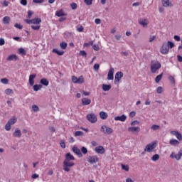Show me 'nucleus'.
Segmentation results:
<instances>
[{
	"label": "nucleus",
	"mask_w": 182,
	"mask_h": 182,
	"mask_svg": "<svg viewBox=\"0 0 182 182\" xmlns=\"http://www.w3.org/2000/svg\"><path fill=\"white\" fill-rule=\"evenodd\" d=\"M74 160L75 156H73V155L69 152L65 154V159L63 163V170L67 173H69V171H70V167H73V166H75V162H73Z\"/></svg>",
	"instance_id": "nucleus-1"
},
{
	"label": "nucleus",
	"mask_w": 182,
	"mask_h": 182,
	"mask_svg": "<svg viewBox=\"0 0 182 182\" xmlns=\"http://www.w3.org/2000/svg\"><path fill=\"white\" fill-rule=\"evenodd\" d=\"M151 73H156L157 70L161 68V64L157 60H152L150 65Z\"/></svg>",
	"instance_id": "nucleus-2"
},
{
	"label": "nucleus",
	"mask_w": 182,
	"mask_h": 182,
	"mask_svg": "<svg viewBox=\"0 0 182 182\" xmlns=\"http://www.w3.org/2000/svg\"><path fill=\"white\" fill-rule=\"evenodd\" d=\"M16 122H18V118H16V117H11L6 124L5 130H6V132H9V130L11 129V126L15 124Z\"/></svg>",
	"instance_id": "nucleus-3"
},
{
	"label": "nucleus",
	"mask_w": 182,
	"mask_h": 182,
	"mask_svg": "<svg viewBox=\"0 0 182 182\" xmlns=\"http://www.w3.org/2000/svg\"><path fill=\"white\" fill-rule=\"evenodd\" d=\"M156 147H157V142L156 141L151 142L150 144H148L145 146L144 151H146V153H153Z\"/></svg>",
	"instance_id": "nucleus-4"
},
{
	"label": "nucleus",
	"mask_w": 182,
	"mask_h": 182,
	"mask_svg": "<svg viewBox=\"0 0 182 182\" xmlns=\"http://www.w3.org/2000/svg\"><path fill=\"white\" fill-rule=\"evenodd\" d=\"M86 117L90 123H96L97 122V116L95 113L88 114Z\"/></svg>",
	"instance_id": "nucleus-5"
},
{
	"label": "nucleus",
	"mask_w": 182,
	"mask_h": 182,
	"mask_svg": "<svg viewBox=\"0 0 182 182\" xmlns=\"http://www.w3.org/2000/svg\"><path fill=\"white\" fill-rule=\"evenodd\" d=\"M101 132L104 134H107V135L112 134V133H113V129H112L106 125H103L101 127Z\"/></svg>",
	"instance_id": "nucleus-6"
},
{
	"label": "nucleus",
	"mask_w": 182,
	"mask_h": 182,
	"mask_svg": "<svg viewBox=\"0 0 182 182\" xmlns=\"http://www.w3.org/2000/svg\"><path fill=\"white\" fill-rule=\"evenodd\" d=\"M87 161L90 163V164H96V163L99 162V157L97 155L90 156Z\"/></svg>",
	"instance_id": "nucleus-7"
},
{
	"label": "nucleus",
	"mask_w": 182,
	"mask_h": 182,
	"mask_svg": "<svg viewBox=\"0 0 182 182\" xmlns=\"http://www.w3.org/2000/svg\"><path fill=\"white\" fill-rule=\"evenodd\" d=\"M182 157V150H180L178 154H175L174 152H172L171 154L170 155L171 159H176L177 161L181 160Z\"/></svg>",
	"instance_id": "nucleus-8"
},
{
	"label": "nucleus",
	"mask_w": 182,
	"mask_h": 182,
	"mask_svg": "<svg viewBox=\"0 0 182 182\" xmlns=\"http://www.w3.org/2000/svg\"><path fill=\"white\" fill-rule=\"evenodd\" d=\"M128 132L129 133H132L133 134H137L140 132V127H129L128 128Z\"/></svg>",
	"instance_id": "nucleus-9"
},
{
	"label": "nucleus",
	"mask_w": 182,
	"mask_h": 182,
	"mask_svg": "<svg viewBox=\"0 0 182 182\" xmlns=\"http://www.w3.org/2000/svg\"><path fill=\"white\" fill-rule=\"evenodd\" d=\"M168 50H170V49L167 44L164 43L160 50L161 53H162V55H167V53H168Z\"/></svg>",
	"instance_id": "nucleus-10"
},
{
	"label": "nucleus",
	"mask_w": 182,
	"mask_h": 182,
	"mask_svg": "<svg viewBox=\"0 0 182 182\" xmlns=\"http://www.w3.org/2000/svg\"><path fill=\"white\" fill-rule=\"evenodd\" d=\"M113 75H114V68H110L107 74V80H113L114 79Z\"/></svg>",
	"instance_id": "nucleus-11"
},
{
	"label": "nucleus",
	"mask_w": 182,
	"mask_h": 182,
	"mask_svg": "<svg viewBox=\"0 0 182 182\" xmlns=\"http://www.w3.org/2000/svg\"><path fill=\"white\" fill-rule=\"evenodd\" d=\"M122 77H123V73L117 72L115 74V78H114L115 85H117V83H119V82H120V79H122Z\"/></svg>",
	"instance_id": "nucleus-12"
},
{
	"label": "nucleus",
	"mask_w": 182,
	"mask_h": 182,
	"mask_svg": "<svg viewBox=\"0 0 182 182\" xmlns=\"http://www.w3.org/2000/svg\"><path fill=\"white\" fill-rule=\"evenodd\" d=\"M170 133L172 136H175L178 140L181 141L182 135H181V134H180V132H178V131H171Z\"/></svg>",
	"instance_id": "nucleus-13"
},
{
	"label": "nucleus",
	"mask_w": 182,
	"mask_h": 182,
	"mask_svg": "<svg viewBox=\"0 0 182 182\" xmlns=\"http://www.w3.org/2000/svg\"><path fill=\"white\" fill-rule=\"evenodd\" d=\"M95 151L97 153V154H105V148L102 146H99L95 147Z\"/></svg>",
	"instance_id": "nucleus-14"
},
{
	"label": "nucleus",
	"mask_w": 182,
	"mask_h": 182,
	"mask_svg": "<svg viewBox=\"0 0 182 182\" xmlns=\"http://www.w3.org/2000/svg\"><path fill=\"white\" fill-rule=\"evenodd\" d=\"M73 153L77 154V156H78L79 157H83V154L80 151V149H79L77 146L73 147Z\"/></svg>",
	"instance_id": "nucleus-15"
},
{
	"label": "nucleus",
	"mask_w": 182,
	"mask_h": 182,
	"mask_svg": "<svg viewBox=\"0 0 182 182\" xmlns=\"http://www.w3.org/2000/svg\"><path fill=\"white\" fill-rule=\"evenodd\" d=\"M35 77H36V74H32L29 75L28 82L31 86H33L35 83Z\"/></svg>",
	"instance_id": "nucleus-16"
},
{
	"label": "nucleus",
	"mask_w": 182,
	"mask_h": 182,
	"mask_svg": "<svg viewBox=\"0 0 182 182\" xmlns=\"http://www.w3.org/2000/svg\"><path fill=\"white\" fill-rule=\"evenodd\" d=\"M127 119V117H126V115L124 114L114 117V120H116V122H126Z\"/></svg>",
	"instance_id": "nucleus-17"
},
{
	"label": "nucleus",
	"mask_w": 182,
	"mask_h": 182,
	"mask_svg": "<svg viewBox=\"0 0 182 182\" xmlns=\"http://www.w3.org/2000/svg\"><path fill=\"white\" fill-rule=\"evenodd\" d=\"M139 23L143 26V28H147V26L149 25V20L144 18V19H140L139 20Z\"/></svg>",
	"instance_id": "nucleus-18"
},
{
	"label": "nucleus",
	"mask_w": 182,
	"mask_h": 182,
	"mask_svg": "<svg viewBox=\"0 0 182 182\" xmlns=\"http://www.w3.org/2000/svg\"><path fill=\"white\" fill-rule=\"evenodd\" d=\"M18 59V56H16V55L15 54H12L8 56V58H6V60H8L9 62H16V60Z\"/></svg>",
	"instance_id": "nucleus-19"
},
{
	"label": "nucleus",
	"mask_w": 182,
	"mask_h": 182,
	"mask_svg": "<svg viewBox=\"0 0 182 182\" xmlns=\"http://www.w3.org/2000/svg\"><path fill=\"white\" fill-rule=\"evenodd\" d=\"M162 5L163 6H164L165 8H168V6L172 7L173 6V4H171V2L170 1V0H163L162 1Z\"/></svg>",
	"instance_id": "nucleus-20"
},
{
	"label": "nucleus",
	"mask_w": 182,
	"mask_h": 182,
	"mask_svg": "<svg viewBox=\"0 0 182 182\" xmlns=\"http://www.w3.org/2000/svg\"><path fill=\"white\" fill-rule=\"evenodd\" d=\"M13 136L14 137H17L18 139H20V137H22V132H21V129H16L14 133H13Z\"/></svg>",
	"instance_id": "nucleus-21"
},
{
	"label": "nucleus",
	"mask_w": 182,
	"mask_h": 182,
	"mask_svg": "<svg viewBox=\"0 0 182 182\" xmlns=\"http://www.w3.org/2000/svg\"><path fill=\"white\" fill-rule=\"evenodd\" d=\"M82 103L83 106H89L90 103H92V100L87 98H82Z\"/></svg>",
	"instance_id": "nucleus-22"
},
{
	"label": "nucleus",
	"mask_w": 182,
	"mask_h": 182,
	"mask_svg": "<svg viewBox=\"0 0 182 182\" xmlns=\"http://www.w3.org/2000/svg\"><path fill=\"white\" fill-rule=\"evenodd\" d=\"M55 16L60 18V16H66L65 11L63 10H59L55 12Z\"/></svg>",
	"instance_id": "nucleus-23"
},
{
	"label": "nucleus",
	"mask_w": 182,
	"mask_h": 182,
	"mask_svg": "<svg viewBox=\"0 0 182 182\" xmlns=\"http://www.w3.org/2000/svg\"><path fill=\"white\" fill-rule=\"evenodd\" d=\"M41 22H42V19L40 18H35L32 19L33 25H41Z\"/></svg>",
	"instance_id": "nucleus-24"
},
{
	"label": "nucleus",
	"mask_w": 182,
	"mask_h": 182,
	"mask_svg": "<svg viewBox=\"0 0 182 182\" xmlns=\"http://www.w3.org/2000/svg\"><path fill=\"white\" fill-rule=\"evenodd\" d=\"M53 53H56L58 56H62L65 53L63 50H59L58 48L53 49Z\"/></svg>",
	"instance_id": "nucleus-25"
},
{
	"label": "nucleus",
	"mask_w": 182,
	"mask_h": 182,
	"mask_svg": "<svg viewBox=\"0 0 182 182\" xmlns=\"http://www.w3.org/2000/svg\"><path fill=\"white\" fill-rule=\"evenodd\" d=\"M169 144L171 146H178V144H180V141H178L177 139H170Z\"/></svg>",
	"instance_id": "nucleus-26"
},
{
	"label": "nucleus",
	"mask_w": 182,
	"mask_h": 182,
	"mask_svg": "<svg viewBox=\"0 0 182 182\" xmlns=\"http://www.w3.org/2000/svg\"><path fill=\"white\" fill-rule=\"evenodd\" d=\"M110 89H112L111 85H106V84L102 85V90H104V92H109Z\"/></svg>",
	"instance_id": "nucleus-27"
},
{
	"label": "nucleus",
	"mask_w": 182,
	"mask_h": 182,
	"mask_svg": "<svg viewBox=\"0 0 182 182\" xmlns=\"http://www.w3.org/2000/svg\"><path fill=\"white\" fill-rule=\"evenodd\" d=\"M10 22H11V17L4 16L3 18V23H4V25H9Z\"/></svg>",
	"instance_id": "nucleus-28"
},
{
	"label": "nucleus",
	"mask_w": 182,
	"mask_h": 182,
	"mask_svg": "<svg viewBox=\"0 0 182 182\" xmlns=\"http://www.w3.org/2000/svg\"><path fill=\"white\" fill-rule=\"evenodd\" d=\"M40 83L43 86H49V81L46 78H42L40 80Z\"/></svg>",
	"instance_id": "nucleus-29"
},
{
	"label": "nucleus",
	"mask_w": 182,
	"mask_h": 182,
	"mask_svg": "<svg viewBox=\"0 0 182 182\" xmlns=\"http://www.w3.org/2000/svg\"><path fill=\"white\" fill-rule=\"evenodd\" d=\"M100 117H101V119L102 120H106V119H107V113L105 112H100Z\"/></svg>",
	"instance_id": "nucleus-30"
},
{
	"label": "nucleus",
	"mask_w": 182,
	"mask_h": 182,
	"mask_svg": "<svg viewBox=\"0 0 182 182\" xmlns=\"http://www.w3.org/2000/svg\"><path fill=\"white\" fill-rule=\"evenodd\" d=\"M82 83H85V78H83L82 75L80 76L77 79V85H82Z\"/></svg>",
	"instance_id": "nucleus-31"
},
{
	"label": "nucleus",
	"mask_w": 182,
	"mask_h": 182,
	"mask_svg": "<svg viewBox=\"0 0 182 182\" xmlns=\"http://www.w3.org/2000/svg\"><path fill=\"white\" fill-rule=\"evenodd\" d=\"M33 89L34 92H38V91L41 90V89H42V85L36 84V85H33Z\"/></svg>",
	"instance_id": "nucleus-32"
},
{
	"label": "nucleus",
	"mask_w": 182,
	"mask_h": 182,
	"mask_svg": "<svg viewBox=\"0 0 182 182\" xmlns=\"http://www.w3.org/2000/svg\"><path fill=\"white\" fill-rule=\"evenodd\" d=\"M160 159V155L156 154H154L151 158V160L152 161H157L158 160Z\"/></svg>",
	"instance_id": "nucleus-33"
},
{
	"label": "nucleus",
	"mask_w": 182,
	"mask_h": 182,
	"mask_svg": "<svg viewBox=\"0 0 182 182\" xmlns=\"http://www.w3.org/2000/svg\"><path fill=\"white\" fill-rule=\"evenodd\" d=\"M31 28L33 31H39L41 29V24H33L31 26Z\"/></svg>",
	"instance_id": "nucleus-34"
},
{
	"label": "nucleus",
	"mask_w": 182,
	"mask_h": 182,
	"mask_svg": "<svg viewBox=\"0 0 182 182\" xmlns=\"http://www.w3.org/2000/svg\"><path fill=\"white\" fill-rule=\"evenodd\" d=\"M162 77H163V73H161V74L157 75V76L156 77V78H155V82H156V83H159V82H160V80H161Z\"/></svg>",
	"instance_id": "nucleus-35"
},
{
	"label": "nucleus",
	"mask_w": 182,
	"mask_h": 182,
	"mask_svg": "<svg viewBox=\"0 0 182 182\" xmlns=\"http://www.w3.org/2000/svg\"><path fill=\"white\" fill-rule=\"evenodd\" d=\"M18 53L19 55H23V56L26 55V50L23 48H18Z\"/></svg>",
	"instance_id": "nucleus-36"
},
{
	"label": "nucleus",
	"mask_w": 182,
	"mask_h": 182,
	"mask_svg": "<svg viewBox=\"0 0 182 182\" xmlns=\"http://www.w3.org/2000/svg\"><path fill=\"white\" fill-rule=\"evenodd\" d=\"M151 130L156 132V130H160V125L154 124L151 127Z\"/></svg>",
	"instance_id": "nucleus-37"
},
{
	"label": "nucleus",
	"mask_w": 182,
	"mask_h": 182,
	"mask_svg": "<svg viewBox=\"0 0 182 182\" xmlns=\"http://www.w3.org/2000/svg\"><path fill=\"white\" fill-rule=\"evenodd\" d=\"M60 48H61V49H66V48H68V43H66V42H62L60 43Z\"/></svg>",
	"instance_id": "nucleus-38"
},
{
	"label": "nucleus",
	"mask_w": 182,
	"mask_h": 182,
	"mask_svg": "<svg viewBox=\"0 0 182 182\" xmlns=\"http://www.w3.org/2000/svg\"><path fill=\"white\" fill-rule=\"evenodd\" d=\"M75 137H77L79 136H83V132L82 131H76L74 134Z\"/></svg>",
	"instance_id": "nucleus-39"
},
{
	"label": "nucleus",
	"mask_w": 182,
	"mask_h": 182,
	"mask_svg": "<svg viewBox=\"0 0 182 182\" xmlns=\"http://www.w3.org/2000/svg\"><path fill=\"white\" fill-rule=\"evenodd\" d=\"M32 109L35 112H39V107H38V105H32Z\"/></svg>",
	"instance_id": "nucleus-40"
},
{
	"label": "nucleus",
	"mask_w": 182,
	"mask_h": 182,
	"mask_svg": "<svg viewBox=\"0 0 182 182\" xmlns=\"http://www.w3.org/2000/svg\"><path fill=\"white\" fill-rule=\"evenodd\" d=\"M156 93H158V95H161V93H163V87H158L156 88Z\"/></svg>",
	"instance_id": "nucleus-41"
},
{
	"label": "nucleus",
	"mask_w": 182,
	"mask_h": 182,
	"mask_svg": "<svg viewBox=\"0 0 182 182\" xmlns=\"http://www.w3.org/2000/svg\"><path fill=\"white\" fill-rule=\"evenodd\" d=\"M168 80H170L171 83H173V85H176V80L174 79V77L170 75L168 77Z\"/></svg>",
	"instance_id": "nucleus-42"
},
{
	"label": "nucleus",
	"mask_w": 182,
	"mask_h": 182,
	"mask_svg": "<svg viewBox=\"0 0 182 182\" xmlns=\"http://www.w3.org/2000/svg\"><path fill=\"white\" fill-rule=\"evenodd\" d=\"M81 153L82 154H87V149L85 146L81 147Z\"/></svg>",
	"instance_id": "nucleus-43"
},
{
	"label": "nucleus",
	"mask_w": 182,
	"mask_h": 182,
	"mask_svg": "<svg viewBox=\"0 0 182 182\" xmlns=\"http://www.w3.org/2000/svg\"><path fill=\"white\" fill-rule=\"evenodd\" d=\"M121 166L122 170H124L125 171H129V168L128 165L122 164Z\"/></svg>",
	"instance_id": "nucleus-44"
},
{
	"label": "nucleus",
	"mask_w": 182,
	"mask_h": 182,
	"mask_svg": "<svg viewBox=\"0 0 182 182\" xmlns=\"http://www.w3.org/2000/svg\"><path fill=\"white\" fill-rule=\"evenodd\" d=\"M5 93L6 95H12V93H14V91L11 89L8 88L5 90Z\"/></svg>",
	"instance_id": "nucleus-45"
},
{
	"label": "nucleus",
	"mask_w": 182,
	"mask_h": 182,
	"mask_svg": "<svg viewBox=\"0 0 182 182\" xmlns=\"http://www.w3.org/2000/svg\"><path fill=\"white\" fill-rule=\"evenodd\" d=\"M79 55L80 56H84V58H86V56H87V54L86 53V51H85V50H80Z\"/></svg>",
	"instance_id": "nucleus-46"
},
{
	"label": "nucleus",
	"mask_w": 182,
	"mask_h": 182,
	"mask_svg": "<svg viewBox=\"0 0 182 182\" xmlns=\"http://www.w3.org/2000/svg\"><path fill=\"white\" fill-rule=\"evenodd\" d=\"M167 46H168V48H169L170 49H173V47L174 46V44H173V43L171 42V41H168Z\"/></svg>",
	"instance_id": "nucleus-47"
},
{
	"label": "nucleus",
	"mask_w": 182,
	"mask_h": 182,
	"mask_svg": "<svg viewBox=\"0 0 182 182\" xmlns=\"http://www.w3.org/2000/svg\"><path fill=\"white\" fill-rule=\"evenodd\" d=\"M84 2L86 5H92V4H93V0H84Z\"/></svg>",
	"instance_id": "nucleus-48"
},
{
	"label": "nucleus",
	"mask_w": 182,
	"mask_h": 182,
	"mask_svg": "<svg viewBox=\"0 0 182 182\" xmlns=\"http://www.w3.org/2000/svg\"><path fill=\"white\" fill-rule=\"evenodd\" d=\"M15 28H17V29H23V26L19 24V23H16L14 25Z\"/></svg>",
	"instance_id": "nucleus-49"
},
{
	"label": "nucleus",
	"mask_w": 182,
	"mask_h": 182,
	"mask_svg": "<svg viewBox=\"0 0 182 182\" xmlns=\"http://www.w3.org/2000/svg\"><path fill=\"white\" fill-rule=\"evenodd\" d=\"M60 144L62 149L66 148V144L65 143V141L61 140Z\"/></svg>",
	"instance_id": "nucleus-50"
},
{
	"label": "nucleus",
	"mask_w": 182,
	"mask_h": 182,
	"mask_svg": "<svg viewBox=\"0 0 182 182\" xmlns=\"http://www.w3.org/2000/svg\"><path fill=\"white\" fill-rule=\"evenodd\" d=\"M137 124H140V122L137 120H134L131 122V126H136Z\"/></svg>",
	"instance_id": "nucleus-51"
},
{
	"label": "nucleus",
	"mask_w": 182,
	"mask_h": 182,
	"mask_svg": "<svg viewBox=\"0 0 182 182\" xmlns=\"http://www.w3.org/2000/svg\"><path fill=\"white\" fill-rule=\"evenodd\" d=\"M1 82L3 83V85H8L9 80L6 78H3L1 80Z\"/></svg>",
	"instance_id": "nucleus-52"
},
{
	"label": "nucleus",
	"mask_w": 182,
	"mask_h": 182,
	"mask_svg": "<svg viewBox=\"0 0 182 182\" xmlns=\"http://www.w3.org/2000/svg\"><path fill=\"white\" fill-rule=\"evenodd\" d=\"M32 15H33V11L29 10L28 11V19H31L32 18Z\"/></svg>",
	"instance_id": "nucleus-53"
},
{
	"label": "nucleus",
	"mask_w": 182,
	"mask_h": 182,
	"mask_svg": "<svg viewBox=\"0 0 182 182\" xmlns=\"http://www.w3.org/2000/svg\"><path fill=\"white\" fill-rule=\"evenodd\" d=\"M77 77H76V76H75V75H73V76H72V82H73V83H77Z\"/></svg>",
	"instance_id": "nucleus-54"
},
{
	"label": "nucleus",
	"mask_w": 182,
	"mask_h": 182,
	"mask_svg": "<svg viewBox=\"0 0 182 182\" xmlns=\"http://www.w3.org/2000/svg\"><path fill=\"white\" fill-rule=\"evenodd\" d=\"M33 4H43V0H33Z\"/></svg>",
	"instance_id": "nucleus-55"
},
{
	"label": "nucleus",
	"mask_w": 182,
	"mask_h": 182,
	"mask_svg": "<svg viewBox=\"0 0 182 182\" xmlns=\"http://www.w3.org/2000/svg\"><path fill=\"white\" fill-rule=\"evenodd\" d=\"M92 48L94 49V50H96L97 52L98 51V50H100V48H99V46L98 45H96V44H95L93 46H92Z\"/></svg>",
	"instance_id": "nucleus-56"
},
{
	"label": "nucleus",
	"mask_w": 182,
	"mask_h": 182,
	"mask_svg": "<svg viewBox=\"0 0 182 182\" xmlns=\"http://www.w3.org/2000/svg\"><path fill=\"white\" fill-rule=\"evenodd\" d=\"M173 39H175V41H176V42H180V41H181L180 36H174Z\"/></svg>",
	"instance_id": "nucleus-57"
},
{
	"label": "nucleus",
	"mask_w": 182,
	"mask_h": 182,
	"mask_svg": "<svg viewBox=\"0 0 182 182\" xmlns=\"http://www.w3.org/2000/svg\"><path fill=\"white\" fill-rule=\"evenodd\" d=\"M21 5H23V6H26L28 5V1L26 0H21Z\"/></svg>",
	"instance_id": "nucleus-58"
},
{
	"label": "nucleus",
	"mask_w": 182,
	"mask_h": 182,
	"mask_svg": "<svg viewBox=\"0 0 182 182\" xmlns=\"http://www.w3.org/2000/svg\"><path fill=\"white\" fill-rule=\"evenodd\" d=\"M95 23H96V25H100V23H102V20H100V18H96L95 20Z\"/></svg>",
	"instance_id": "nucleus-59"
},
{
	"label": "nucleus",
	"mask_w": 182,
	"mask_h": 182,
	"mask_svg": "<svg viewBox=\"0 0 182 182\" xmlns=\"http://www.w3.org/2000/svg\"><path fill=\"white\" fill-rule=\"evenodd\" d=\"M71 8L74 10L76 9L77 8V4H76V3L71 4Z\"/></svg>",
	"instance_id": "nucleus-60"
},
{
	"label": "nucleus",
	"mask_w": 182,
	"mask_h": 182,
	"mask_svg": "<svg viewBox=\"0 0 182 182\" xmlns=\"http://www.w3.org/2000/svg\"><path fill=\"white\" fill-rule=\"evenodd\" d=\"M129 117H134V116H136V112L132 111L129 113Z\"/></svg>",
	"instance_id": "nucleus-61"
},
{
	"label": "nucleus",
	"mask_w": 182,
	"mask_h": 182,
	"mask_svg": "<svg viewBox=\"0 0 182 182\" xmlns=\"http://www.w3.org/2000/svg\"><path fill=\"white\" fill-rule=\"evenodd\" d=\"M24 22H26V23H28V25H32V19L31 20L26 19L24 20Z\"/></svg>",
	"instance_id": "nucleus-62"
},
{
	"label": "nucleus",
	"mask_w": 182,
	"mask_h": 182,
	"mask_svg": "<svg viewBox=\"0 0 182 182\" xmlns=\"http://www.w3.org/2000/svg\"><path fill=\"white\" fill-rule=\"evenodd\" d=\"M99 68H100V65L99 64H95L94 65V69L95 70H97L99 69Z\"/></svg>",
	"instance_id": "nucleus-63"
},
{
	"label": "nucleus",
	"mask_w": 182,
	"mask_h": 182,
	"mask_svg": "<svg viewBox=\"0 0 182 182\" xmlns=\"http://www.w3.org/2000/svg\"><path fill=\"white\" fill-rule=\"evenodd\" d=\"M178 62H182V56L180 55H177Z\"/></svg>",
	"instance_id": "nucleus-64"
}]
</instances>
